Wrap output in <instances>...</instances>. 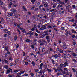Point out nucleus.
<instances>
[{"mask_svg": "<svg viewBox=\"0 0 77 77\" xmlns=\"http://www.w3.org/2000/svg\"><path fill=\"white\" fill-rule=\"evenodd\" d=\"M58 12L59 14H61L62 15H63V12H64V11H63L61 10H60L58 11Z\"/></svg>", "mask_w": 77, "mask_h": 77, "instance_id": "nucleus-6", "label": "nucleus"}, {"mask_svg": "<svg viewBox=\"0 0 77 77\" xmlns=\"http://www.w3.org/2000/svg\"><path fill=\"white\" fill-rule=\"evenodd\" d=\"M48 30H47L46 31H44V33H48Z\"/></svg>", "mask_w": 77, "mask_h": 77, "instance_id": "nucleus-55", "label": "nucleus"}, {"mask_svg": "<svg viewBox=\"0 0 77 77\" xmlns=\"http://www.w3.org/2000/svg\"><path fill=\"white\" fill-rule=\"evenodd\" d=\"M23 56H26V52H23Z\"/></svg>", "mask_w": 77, "mask_h": 77, "instance_id": "nucleus-48", "label": "nucleus"}, {"mask_svg": "<svg viewBox=\"0 0 77 77\" xmlns=\"http://www.w3.org/2000/svg\"><path fill=\"white\" fill-rule=\"evenodd\" d=\"M14 25L15 26H17V27H18V26H19L18 24H17V23H15L14 24Z\"/></svg>", "mask_w": 77, "mask_h": 77, "instance_id": "nucleus-42", "label": "nucleus"}, {"mask_svg": "<svg viewBox=\"0 0 77 77\" xmlns=\"http://www.w3.org/2000/svg\"><path fill=\"white\" fill-rule=\"evenodd\" d=\"M52 63L53 64H55V62H54L53 60H52Z\"/></svg>", "mask_w": 77, "mask_h": 77, "instance_id": "nucleus-63", "label": "nucleus"}, {"mask_svg": "<svg viewBox=\"0 0 77 77\" xmlns=\"http://www.w3.org/2000/svg\"><path fill=\"white\" fill-rule=\"evenodd\" d=\"M31 2L32 4H34V3H35V2H36V0H31Z\"/></svg>", "mask_w": 77, "mask_h": 77, "instance_id": "nucleus-15", "label": "nucleus"}, {"mask_svg": "<svg viewBox=\"0 0 77 77\" xmlns=\"http://www.w3.org/2000/svg\"><path fill=\"white\" fill-rule=\"evenodd\" d=\"M44 66V68H45V69H47L48 68H47V66H45V65L44 66Z\"/></svg>", "mask_w": 77, "mask_h": 77, "instance_id": "nucleus-37", "label": "nucleus"}, {"mask_svg": "<svg viewBox=\"0 0 77 77\" xmlns=\"http://www.w3.org/2000/svg\"><path fill=\"white\" fill-rule=\"evenodd\" d=\"M63 47L65 49H66V48H67V47H66V44H65V43H63Z\"/></svg>", "mask_w": 77, "mask_h": 77, "instance_id": "nucleus-5", "label": "nucleus"}, {"mask_svg": "<svg viewBox=\"0 0 77 77\" xmlns=\"http://www.w3.org/2000/svg\"><path fill=\"white\" fill-rule=\"evenodd\" d=\"M25 41H26V42H30V40L29 39H27Z\"/></svg>", "mask_w": 77, "mask_h": 77, "instance_id": "nucleus-32", "label": "nucleus"}, {"mask_svg": "<svg viewBox=\"0 0 77 77\" xmlns=\"http://www.w3.org/2000/svg\"><path fill=\"white\" fill-rule=\"evenodd\" d=\"M58 55H57V54H56L55 55H54V57H55V58H57Z\"/></svg>", "mask_w": 77, "mask_h": 77, "instance_id": "nucleus-30", "label": "nucleus"}, {"mask_svg": "<svg viewBox=\"0 0 77 77\" xmlns=\"http://www.w3.org/2000/svg\"><path fill=\"white\" fill-rule=\"evenodd\" d=\"M53 8H56V5H53Z\"/></svg>", "mask_w": 77, "mask_h": 77, "instance_id": "nucleus-61", "label": "nucleus"}, {"mask_svg": "<svg viewBox=\"0 0 77 77\" xmlns=\"http://www.w3.org/2000/svg\"><path fill=\"white\" fill-rule=\"evenodd\" d=\"M24 11H27V9L26 8H25V7H24V6H23V7Z\"/></svg>", "mask_w": 77, "mask_h": 77, "instance_id": "nucleus-34", "label": "nucleus"}, {"mask_svg": "<svg viewBox=\"0 0 77 77\" xmlns=\"http://www.w3.org/2000/svg\"><path fill=\"white\" fill-rule=\"evenodd\" d=\"M43 66V63H41L40 65V69H41L42 68V66Z\"/></svg>", "mask_w": 77, "mask_h": 77, "instance_id": "nucleus-16", "label": "nucleus"}, {"mask_svg": "<svg viewBox=\"0 0 77 77\" xmlns=\"http://www.w3.org/2000/svg\"><path fill=\"white\" fill-rule=\"evenodd\" d=\"M36 41H37V40L34 39V41L33 42V43H35V42H36Z\"/></svg>", "mask_w": 77, "mask_h": 77, "instance_id": "nucleus-56", "label": "nucleus"}, {"mask_svg": "<svg viewBox=\"0 0 77 77\" xmlns=\"http://www.w3.org/2000/svg\"><path fill=\"white\" fill-rule=\"evenodd\" d=\"M31 76L32 77H33V76L34 75V74H33V73H31Z\"/></svg>", "mask_w": 77, "mask_h": 77, "instance_id": "nucleus-50", "label": "nucleus"}, {"mask_svg": "<svg viewBox=\"0 0 77 77\" xmlns=\"http://www.w3.org/2000/svg\"><path fill=\"white\" fill-rule=\"evenodd\" d=\"M59 44H60L61 42H62V40H61V39H60L59 41Z\"/></svg>", "mask_w": 77, "mask_h": 77, "instance_id": "nucleus-59", "label": "nucleus"}, {"mask_svg": "<svg viewBox=\"0 0 77 77\" xmlns=\"http://www.w3.org/2000/svg\"><path fill=\"white\" fill-rule=\"evenodd\" d=\"M36 32L38 33H40V31H39V30H38V29H36Z\"/></svg>", "mask_w": 77, "mask_h": 77, "instance_id": "nucleus-38", "label": "nucleus"}, {"mask_svg": "<svg viewBox=\"0 0 77 77\" xmlns=\"http://www.w3.org/2000/svg\"><path fill=\"white\" fill-rule=\"evenodd\" d=\"M67 34H69V35H71V32L70 31H67Z\"/></svg>", "mask_w": 77, "mask_h": 77, "instance_id": "nucleus-49", "label": "nucleus"}, {"mask_svg": "<svg viewBox=\"0 0 77 77\" xmlns=\"http://www.w3.org/2000/svg\"><path fill=\"white\" fill-rule=\"evenodd\" d=\"M60 7L62 8V5L60 4L58 5V6L57 7V9L58 8H60Z\"/></svg>", "mask_w": 77, "mask_h": 77, "instance_id": "nucleus-13", "label": "nucleus"}, {"mask_svg": "<svg viewBox=\"0 0 77 77\" xmlns=\"http://www.w3.org/2000/svg\"><path fill=\"white\" fill-rule=\"evenodd\" d=\"M19 37L21 39H22L23 38V35H19Z\"/></svg>", "mask_w": 77, "mask_h": 77, "instance_id": "nucleus-21", "label": "nucleus"}, {"mask_svg": "<svg viewBox=\"0 0 77 77\" xmlns=\"http://www.w3.org/2000/svg\"><path fill=\"white\" fill-rule=\"evenodd\" d=\"M42 42H46V41H45V40L42 39Z\"/></svg>", "mask_w": 77, "mask_h": 77, "instance_id": "nucleus-52", "label": "nucleus"}, {"mask_svg": "<svg viewBox=\"0 0 77 77\" xmlns=\"http://www.w3.org/2000/svg\"><path fill=\"white\" fill-rule=\"evenodd\" d=\"M72 70L73 71V72H76V70H75L74 68H72Z\"/></svg>", "mask_w": 77, "mask_h": 77, "instance_id": "nucleus-51", "label": "nucleus"}, {"mask_svg": "<svg viewBox=\"0 0 77 77\" xmlns=\"http://www.w3.org/2000/svg\"><path fill=\"white\" fill-rule=\"evenodd\" d=\"M47 26V24H46L45 25L42 26V27L44 30L45 29H46V26Z\"/></svg>", "mask_w": 77, "mask_h": 77, "instance_id": "nucleus-4", "label": "nucleus"}, {"mask_svg": "<svg viewBox=\"0 0 77 77\" xmlns=\"http://www.w3.org/2000/svg\"><path fill=\"white\" fill-rule=\"evenodd\" d=\"M24 75H25V76H26V77H27V76H28V74H26V73H25V74H24Z\"/></svg>", "mask_w": 77, "mask_h": 77, "instance_id": "nucleus-64", "label": "nucleus"}, {"mask_svg": "<svg viewBox=\"0 0 77 77\" xmlns=\"http://www.w3.org/2000/svg\"><path fill=\"white\" fill-rule=\"evenodd\" d=\"M5 63H9V62L8 61H7V60H5Z\"/></svg>", "mask_w": 77, "mask_h": 77, "instance_id": "nucleus-43", "label": "nucleus"}, {"mask_svg": "<svg viewBox=\"0 0 77 77\" xmlns=\"http://www.w3.org/2000/svg\"><path fill=\"white\" fill-rule=\"evenodd\" d=\"M60 67L61 68H63V67H64V64H61L60 65Z\"/></svg>", "mask_w": 77, "mask_h": 77, "instance_id": "nucleus-7", "label": "nucleus"}, {"mask_svg": "<svg viewBox=\"0 0 77 77\" xmlns=\"http://www.w3.org/2000/svg\"><path fill=\"white\" fill-rule=\"evenodd\" d=\"M32 64H33V66H35V62H34V61H32Z\"/></svg>", "mask_w": 77, "mask_h": 77, "instance_id": "nucleus-60", "label": "nucleus"}, {"mask_svg": "<svg viewBox=\"0 0 77 77\" xmlns=\"http://www.w3.org/2000/svg\"><path fill=\"white\" fill-rule=\"evenodd\" d=\"M3 48H4L5 49V50L4 51H5V50H6V51H8V46H6L5 47V48L3 47Z\"/></svg>", "mask_w": 77, "mask_h": 77, "instance_id": "nucleus-9", "label": "nucleus"}, {"mask_svg": "<svg viewBox=\"0 0 77 77\" xmlns=\"http://www.w3.org/2000/svg\"><path fill=\"white\" fill-rule=\"evenodd\" d=\"M69 21H70L71 22H74L75 21V20L74 19L70 20V19H69Z\"/></svg>", "mask_w": 77, "mask_h": 77, "instance_id": "nucleus-17", "label": "nucleus"}, {"mask_svg": "<svg viewBox=\"0 0 77 77\" xmlns=\"http://www.w3.org/2000/svg\"><path fill=\"white\" fill-rule=\"evenodd\" d=\"M31 31H32V32H33L34 30H35V28H32L31 29Z\"/></svg>", "mask_w": 77, "mask_h": 77, "instance_id": "nucleus-46", "label": "nucleus"}, {"mask_svg": "<svg viewBox=\"0 0 77 77\" xmlns=\"http://www.w3.org/2000/svg\"><path fill=\"white\" fill-rule=\"evenodd\" d=\"M73 56H74V57H75V56H77V54L75 53H73L72 54Z\"/></svg>", "mask_w": 77, "mask_h": 77, "instance_id": "nucleus-35", "label": "nucleus"}, {"mask_svg": "<svg viewBox=\"0 0 77 77\" xmlns=\"http://www.w3.org/2000/svg\"><path fill=\"white\" fill-rule=\"evenodd\" d=\"M17 38H18V37L17 36H16L14 37V39H15V40H17Z\"/></svg>", "mask_w": 77, "mask_h": 77, "instance_id": "nucleus-47", "label": "nucleus"}, {"mask_svg": "<svg viewBox=\"0 0 77 77\" xmlns=\"http://www.w3.org/2000/svg\"><path fill=\"white\" fill-rule=\"evenodd\" d=\"M43 5H41L40 6H39V8H41V7H43Z\"/></svg>", "mask_w": 77, "mask_h": 77, "instance_id": "nucleus-44", "label": "nucleus"}, {"mask_svg": "<svg viewBox=\"0 0 77 77\" xmlns=\"http://www.w3.org/2000/svg\"><path fill=\"white\" fill-rule=\"evenodd\" d=\"M46 39H47V40H48V43H49L50 42V36L48 35L46 36Z\"/></svg>", "mask_w": 77, "mask_h": 77, "instance_id": "nucleus-2", "label": "nucleus"}, {"mask_svg": "<svg viewBox=\"0 0 77 77\" xmlns=\"http://www.w3.org/2000/svg\"><path fill=\"white\" fill-rule=\"evenodd\" d=\"M67 57L69 58H70V57H71V55L69 54H68L67 55Z\"/></svg>", "mask_w": 77, "mask_h": 77, "instance_id": "nucleus-25", "label": "nucleus"}, {"mask_svg": "<svg viewBox=\"0 0 77 77\" xmlns=\"http://www.w3.org/2000/svg\"><path fill=\"white\" fill-rule=\"evenodd\" d=\"M6 36H7V34H4V37L5 38H6V37H7Z\"/></svg>", "mask_w": 77, "mask_h": 77, "instance_id": "nucleus-39", "label": "nucleus"}, {"mask_svg": "<svg viewBox=\"0 0 77 77\" xmlns=\"http://www.w3.org/2000/svg\"><path fill=\"white\" fill-rule=\"evenodd\" d=\"M7 33H8V35H10V36H11V32H10L8 31Z\"/></svg>", "mask_w": 77, "mask_h": 77, "instance_id": "nucleus-29", "label": "nucleus"}, {"mask_svg": "<svg viewBox=\"0 0 77 77\" xmlns=\"http://www.w3.org/2000/svg\"><path fill=\"white\" fill-rule=\"evenodd\" d=\"M25 71H23V70L20 71V72L21 74H24Z\"/></svg>", "mask_w": 77, "mask_h": 77, "instance_id": "nucleus-26", "label": "nucleus"}, {"mask_svg": "<svg viewBox=\"0 0 77 77\" xmlns=\"http://www.w3.org/2000/svg\"><path fill=\"white\" fill-rule=\"evenodd\" d=\"M8 70L10 71V72H12V69L11 68H9L8 69Z\"/></svg>", "mask_w": 77, "mask_h": 77, "instance_id": "nucleus-45", "label": "nucleus"}, {"mask_svg": "<svg viewBox=\"0 0 77 77\" xmlns=\"http://www.w3.org/2000/svg\"><path fill=\"white\" fill-rule=\"evenodd\" d=\"M61 24V22L59 21L58 22L57 25H59V24Z\"/></svg>", "mask_w": 77, "mask_h": 77, "instance_id": "nucleus-54", "label": "nucleus"}, {"mask_svg": "<svg viewBox=\"0 0 77 77\" xmlns=\"http://www.w3.org/2000/svg\"><path fill=\"white\" fill-rule=\"evenodd\" d=\"M20 15L18 14H17V13H16L15 14H14V16L16 18H18V16H20Z\"/></svg>", "mask_w": 77, "mask_h": 77, "instance_id": "nucleus-11", "label": "nucleus"}, {"mask_svg": "<svg viewBox=\"0 0 77 77\" xmlns=\"http://www.w3.org/2000/svg\"><path fill=\"white\" fill-rule=\"evenodd\" d=\"M75 35H72V38H75Z\"/></svg>", "mask_w": 77, "mask_h": 77, "instance_id": "nucleus-58", "label": "nucleus"}, {"mask_svg": "<svg viewBox=\"0 0 77 77\" xmlns=\"http://www.w3.org/2000/svg\"><path fill=\"white\" fill-rule=\"evenodd\" d=\"M61 30H65V28L64 27H62L61 28Z\"/></svg>", "mask_w": 77, "mask_h": 77, "instance_id": "nucleus-28", "label": "nucleus"}, {"mask_svg": "<svg viewBox=\"0 0 77 77\" xmlns=\"http://www.w3.org/2000/svg\"><path fill=\"white\" fill-rule=\"evenodd\" d=\"M12 12H13L14 14H15L16 13V12H17V10H15L14 9H12Z\"/></svg>", "mask_w": 77, "mask_h": 77, "instance_id": "nucleus-8", "label": "nucleus"}, {"mask_svg": "<svg viewBox=\"0 0 77 77\" xmlns=\"http://www.w3.org/2000/svg\"><path fill=\"white\" fill-rule=\"evenodd\" d=\"M66 11H68V12H69V7H66Z\"/></svg>", "mask_w": 77, "mask_h": 77, "instance_id": "nucleus-27", "label": "nucleus"}, {"mask_svg": "<svg viewBox=\"0 0 77 77\" xmlns=\"http://www.w3.org/2000/svg\"><path fill=\"white\" fill-rule=\"evenodd\" d=\"M43 18L45 19H46V18H47V16L46 15H45L43 17Z\"/></svg>", "mask_w": 77, "mask_h": 77, "instance_id": "nucleus-53", "label": "nucleus"}, {"mask_svg": "<svg viewBox=\"0 0 77 77\" xmlns=\"http://www.w3.org/2000/svg\"><path fill=\"white\" fill-rule=\"evenodd\" d=\"M47 70L48 72H51V69H49L48 68L47 69Z\"/></svg>", "mask_w": 77, "mask_h": 77, "instance_id": "nucleus-24", "label": "nucleus"}, {"mask_svg": "<svg viewBox=\"0 0 77 77\" xmlns=\"http://www.w3.org/2000/svg\"><path fill=\"white\" fill-rule=\"evenodd\" d=\"M4 67L5 68H6V69H8V65H5L4 66Z\"/></svg>", "mask_w": 77, "mask_h": 77, "instance_id": "nucleus-20", "label": "nucleus"}, {"mask_svg": "<svg viewBox=\"0 0 77 77\" xmlns=\"http://www.w3.org/2000/svg\"><path fill=\"white\" fill-rule=\"evenodd\" d=\"M59 3L60 4H61V5H65V3H64V2H62V1H59Z\"/></svg>", "mask_w": 77, "mask_h": 77, "instance_id": "nucleus-10", "label": "nucleus"}, {"mask_svg": "<svg viewBox=\"0 0 77 77\" xmlns=\"http://www.w3.org/2000/svg\"><path fill=\"white\" fill-rule=\"evenodd\" d=\"M54 69L55 70V72H56V73L57 72V71H58L57 69H55V68H54Z\"/></svg>", "mask_w": 77, "mask_h": 77, "instance_id": "nucleus-31", "label": "nucleus"}, {"mask_svg": "<svg viewBox=\"0 0 77 77\" xmlns=\"http://www.w3.org/2000/svg\"><path fill=\"white\" fill-rule=\"evenodd\" d=\"M73 27H76L77 26V23H75L73 24Z\"/></svg>", "mask_w": 77, "mask_h": 77, "instance_id": "nucleus-36", "label": "nucleus"}, {"mask_svg": "<svg viewBox=\"0 0 77 77\" xmlns=\"http://www.w3.org/2000/svg\"><path fill=\"white\" fill-rule=\"evenodd\" d=\"M22 32L23 33H24L26 32V31H25V29L23 30L22 31Z\"/></svg>", "mask_w": 77, "mask_h": 77, "instance_id": "nucleus-62", "label": "nucleus"}, {"mask_svg": "<svg viewBox=\"0 0 77 77\" xmlns=\"http://www.w3.org/2000/svg\"><path fill=\"white\" fill-rule=\"evenodd\" d=\"M72 32L73 33H77V32H76V31L75 30H72Z\"/></svg>", "mask_w": 77, "mask_h": 77, "instance_id": "nucleus-23", "label": "nucleus"}, {"mask_svg": "<svg viewBox=\"0 0 77 77\" xmlns=\"http://www.w3.org/2000/svg\"><path fill=\"white\" fill-rule=\"evenodd\" d=\"M60 52L61 53H63V51L62 49H60Z\"/></svg>", "mask_w": 77, "mask_h": 77, "instance_id": "nucleus-22", "label": "nucleus"}, {"mask_svg": "<svg viewBox=\"0 0 77 77\" xmlns=\"http://www.w3.org/2000/svg\"><path fill=\"white\" fill-rule=\"evenodd\" d=\"M39 50L40 51H42V52H44L45 50V48H42V47H41L39 48Z\"/></svg>", "mask_w": 77, "mask_h": 77, "instance_id": "nucleus-3", "label": "nucleus"}, {"mask_svg": "<svg viewBox=\"0 0 77 77\" xmlns=\"http://www.w3.org/2000/svg\"><path fill=\"white\" fill-rule=\"evenodd\" d=\"M35 35L36 36H38V35H39L38 34L36 33H35Z\"/></svg>", "mask_w": 77, "mask_h": 77, "instance_id": "nucleus-57", "label": "nucleus"}, {"mask_svg": "<svg viewBox=\"0 0 77 77\" xmlns=\"http://www.w3.org/2000/svg\"><path fill=\"white\" fill-rule=\"evenodd\" d=\"M8 15H9V16H13V13H11V12L9 13H8Z\"/></svg>", "mask_w": 77, "mask_h": 77, "instance_id": "nucleus-14", "label": "nucleus"}, {"mask_svg": "<svg viewBox=\"0 0 77 77\" xmlns=\"http://www.w3.org/2000/svg\"><path fill=\"white\" fill-rule=\"evenodd\" d=\"M68 63L65 62L64 63V67H66V66H68Z\"/></svg>", "mask_w": 77, "mask_h": 77, "instance_id": "nucleus-12", "label": "nucleus"}, {"mask_svg": "<svg viewBox=\"0 0 77 77\" xmlns=\"http://www.w3.org/2000/svg\"><path fill=\"white\" fill-rule=\"evenodd\" d=\"M57 70L58 71H63V70H62V69H61L60 68H58L57 69Z\"/></svg>", "mask_w": 77, "mask_h": 77, "instance_id": "nucleus-18", "label": "nucleus"}, {"mask_svg": "<svg viewBox=\"0 0 77 77\" xmlns=\"http://www.w3.org/2000/svg\"><path fill=\"white\" fill-rule=\"evenodd\" d=\"M18 72V70H15L14 71V72L15 73H17V72Z\"/></svg>", "mask_w": 77, "mask_h": 77, "instance_id": "nucleus-40", "label": "nucleus"}, {"mask_svg": "<svg viewBox=\"0 0 77 77\" xmlns=\"http://www.w3.org/2000/svg\"><path fill=\"white\" fill-rule=\"evenodd\" d=\"M31 47L32 48V49L33 50L34 49V48H35V47H34V45H32L31 46Z\"/></svg>", "mask_w": 77, "mask_h": 77, "instance_id": "nucleus-41", "label": "nucleus"}, {"mask_svg": "<svg viewBox=\"0 0 77 77\" xmlns=\"http://www.w3.org/2000/svg\"><path fill=\"white\" fill-rule=\"evenodd\" d=\"M36 16L38 17L39 18H42V16L41 15H36Z\"/></svg>", "mask_w": 77, "mask_h": 77, "instance_id": "nucleus-19", "label": "nucleus"}, {"mask_svg": "<svg viewBox=\"0 0 77 77\" xmlns=\"http://www.w3.org/2000/svg\"><path fill=\"white\" fill-rule=\"evenodd\" d=\"M50 12H52L51 14L52 16H54L55 15V12H57L58 11L56 10V9H54L52 10H51L50 11Z\"/></svg>", "mask_w": 77, "mask_h": 77, "instance_id": "nucleus-1", "label": "nucleus"}, {"mask_svg": "<svg viewBox=\"0 0 77 77\" xmlns=\"http://www.w3.org/2000/svg\"><path fill=\"white\" fill-rule=\"evenodd\" d=\"M44 6L45 7H48V5L47 4H44Z\"/></svg>", "mask_w": 77, "mask_h": 77, "instance_id": "nucleus-33", "label": "nucleus"}]
</instances>
